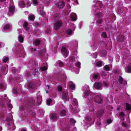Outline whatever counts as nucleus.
Masks as SVG:
<instances>
[{
	"label": "nucleus",
	"mask_w": 131,
	"mask_h": 131,
	"mask_svg": "<svg viewBox=\"0 0 131 131\" xmlns=\"http://www.w3.org/2000/svg\"><path fill=\"white\" fill-rule=\"evenodd\" d=\"M18 38L19 41L21 42H23V38L21 36H19L18 37Z\"/></svg>",
	"instance_id": "cd10ccee"
},
{
	"label": "nucleus",
	"mask_w": 131,
	"mask_h": 131,
	"mask_svg": "<svg viewBox=\"0 0 131 131\" xmlns=\"http://www.w3.org/2000/svg\"><path fill=\"white\" fill-rule=\"evenodd\" d=\"M50 119L53 121H56L58 118L57 115L54 113H51L49 115Z\"/></svg>",
	"instance_id": "20e7f679"
},
{
	"label": "nucleus",
	"mask_w": 131,
	"mask_h": 131,
	"mask_svg": "<svg viewBox=\"0 0 131 131\" xmlns=\"http://www.w3.org/2000/svg\"><path fill=\"white\" fill-rule=\"evenodd\" d=\"M103 84L104 86L107 87L108 86L109 84L107 82L104 81L103 82Z\"/></svg>",
	"instance_id": "72a5a7b5"
},
{
	"label": "nucleus",
	"mask_w": 131,
	"mask_h": 131,
	"mask_svg": "<svg viewBox=\"0 0 131 131\" xmlns=\"http://www.w3.org/2000/svg\"><path fill=\"white\" fill-rule=\"evenodd\" d=\"M98 16L99 17H100L102 16V14L99 13L97 14Z\"/></svg>",
	"instance_id": "6e6d98bb"
},
{
	"label": "nucleus",
	"mask_w": 131,
	"mask_h": 131,
	"mask_svg": "<svg viewBox=\"0 0 131 131\" xmlns=\"http://www.w3.org/2000/svg\"><path fill=\"white\" fill-rule=\"evenodd\" d=\"M70 121L71 123L74 125V124L76 122V121L74 119L72 118L70 119Z\"/></svg>",
	"instance_id": "c756f323"
},
{
	"label": "nucleus",
	"mask_w": 131,
	"mask_h": 131,
	"mask_svg": "<svg viewBox=\"0 0 131 131\" xmlns=\"http://www.w3.org/2000/svg\"><path fill=\"white\" fill-rule=\"evenodd\" d=\"M28 24V23L27 22H24L23 25V26L25 28L27 27Z\"/></svg>",
	"instance_id": "58836bf2"
},
{
	"label": "nucleus",
	"mask_w": 131,
	"mask_h": 131,
	"mask_svg": "<svg viewBox=\"0 0 131 131\" xmlns=\"http://www.w3.org/2000/svg\"><path fill=\"white\" fill-rule=\"evenodd\" d=\"M31 83H29L28 84V86L29 87L31 88Z\"/></svg>",
	"instance_id": "13d9d810"
},
{
	"label": "nucleus",
	"mask_w": 131,
	"mask_h": 131,
	"mask_svg": "<svg viewBox=\"0 0 131 131\" xmlns=\"http://www.w3.org/2000/svg\"><path fill=\"white\" fill-rule=\"evenodd\" d=\"M36 49H34V51H36Z\"/></svg>",
	"instance_id": "338daca9"
},
{
	"label": "nucleus",
	"mask_w": 131,
	"mask_h": 131,
	"mask_svg": "<svg viewBox=\"0 0 131 131\" xmlns=\"http://www.w3.org/2000/svg\"><path fill=\"white\" fill-rule=\"evenodd\" d=\"M70 60L72 61H74L75 60V58L73 57H70Z\"/></svg>",
	"instance_id": "603ef678"
},
{
	"label": "nucleus",
	"mask_w": 131,
	"mask_h": 131,
	"mask_svg": "<svg viewBox=\"0 0 131 131\" xmlns=\"http://www.w3.org/2000/svg\"><path fill=\"white\" fill-rule=\"evenodd\" d=\"M72 109H73L72 111L74 113H77L80 111L78 107H73Z\"/></svg>",
	"instance_id": "4468645a"
},
{
	"label": "nucleus",
	"mask_w": 131,
	"mask_h": 131,
	"mask_svg": "<svg viewBox=\"0 0 131 131\" xmlns=\"http://www.w3.org/2000/svg\"><path fill=\"white\" fill-rule=\"evenodd\" d=\"M74 131H75V130H76V129L75 128H74Z\"/></svg>",
	"instance_id": "774afa93"
},
{
	"label": "nucleus",
	"mask_w": 131,
	"mask_h": 131,
	"mask_svg": "<svg viewBox=\"0 0 131 131\" xmlns=\"http://www.w3.org/2000/svg\"><path fill=\"white\" fill-rule=\"evenodd\" d=\"M51 102V100L50 99H48L47 100V103L48 105H50Z\"/></svg>",
	"instance_id": "2f4dec72"
},
{
	"label": "nucleus",
	"mask_w": 131,
	"mask_h": 131,
	"mask_svg": "<svg viewBox=\"0 0 131 131\" xmlns=\"http://www.w3.org/2000/svg\"><path fill=\"white\" fill-rule=\"evenodd\" d=\"M47 69V67H46L45 66L41 67L40 68V69L42 71H45Z\"/></svg>",
	"instance_id": "b1692460"
},
{
	"label": "nucleus",
	"mask_w": 131,
	"mask_h": 131,
	"mask_svg": "<svg viewBox=\"0 0 131 131\" xmlns=\"http://www.w3.org/2000/svg\"><path fill=\"white\" fill-rule=\"evenodd\" d=\"M61 52L63 54L67 57L68 54V51L66 49L65 47H63L61 50Z\"/></svg>",
	"instance_id": "39448f33"
},
{
	"label": "nucleus",
	"mask_w": 131,
	"mask_h": 131,
	"mask_svg": "<svg viewBox=\"0 0 131 131\" xmlns=\"http://www.w3.org/2000/svg\"><path fill=\"white\" fill-rule=\"evenodd\" d=\"M86 119L88 121H90L91 120V118L90 116H87L86 117Z\"/></svg>",
	"instance_id": "f704fd0d"
},
{
	"label": "nucleus",
	"mask_w": 131,
	"mask_h": 131,
	"mask_svg": "<svg viewBox=\"0 0 131 131\" xmlns=\"http://www.w3.org/2000/svg\"><path fill=\"white\" fill-rule=\"evenodd\" d=\"M24 28V29L27 31H28L29 30V28L28 27H26Z\"/></svg>",
	"instance_id": "3c124183"
},
{
	"label": "nucleus",
	"mask_w": 131,
	"mask_h": 131,
	"mask_svg": "<svg viewBox=\"0 0 131 131\" xmlns=\"http://www.w3.org/2000/svg\"><path fill=\"white\" fill-rule=\"evenodd\" d=\"M70 88L72 90H74L75 88V85L74 84H72L70 86Z\"/></svg>",
	"instance_id": "7c9ffc66"
},
{
	"label": "nucleus",
	"mask_w": 131,
	"mask_h": 131,
	"mask_svg": "<svg viewBox=\"0 0 131 131\" xmlns=\"http://www.w3.org/2000/svg\"><path fill=\"white\" fill-rule=\"evenodd\" d=\"M65 5L64 2L62 1H59L57 4V6L59 8H62Z\"/></svg>",
	"instance_id": "423d86ee"
},
{
	"label": "nucleus",
	"mask_w": 131,
	"mask_h": 131,
	"mask_svg": "<svg viewBox=\"0 0 131 131\" xmlns=\"http://www.w3.org/2000/svg\"><path fill=\"white\" fill-rule=\"evenodd\" d=\"M124 39V37L123 36H119L117 39L118 41L119 42H122L123 41Z\"/></svg>",
	"instance_id": "f3484780"
},
{
	"label": "nucleus",
	"mask_w": 131,
	"mask_h": 131,
	"mask_svg": "<svg viewBox=\"0 0 131 131\" xmlns=\"http://www.w3.org/2000/svg\"><path fill=\"white\" fill-rule=\"evenodd\" d=\"M100 78V75L99 74H96L93 75V78L94 79H97Z\"/></svg>",
	"instance_id": "a211bd4d"
},
{
	"label": "nucleus",
	"mask_w": 131,
	"mask_h": 131,
	"mask_svg": "<svg viewBox=\"0 0 131 131\" xmlns=\"http://www.w3.org/2000/svg\"><path fill=\"white\" fill-rule=\"evenodd\" d=\"M116 131H124V129L122 128H118L116 129Z\"/></svg>",
	"instance_id": "e433bc0d"
},
{
	"label": "nucleus",
	"mask_w": 131,
	"mask_h": 131,
	"mask_svg": "<svg viewBox=\"0 0 131 131\" xmlns=\"http://www.w3.org/2000/svg\"><path fill=\"white\" fill-rule=\"evenodd\" d=\"M122 125L123 126L125 127L127 126V125L125 123H122Z\"/></svg>",
	"instance_id": "de8ad7c7"
},
{
	"label": "nucleus",
	"mask_w": 131,
	"mask_h": 131,
	"mask_svg": "<svg viewBox=\"0 0 131 131\" xmlns=\"http://www.w3.org/2000/svg\"><path fill=\"white\" fill-rule=\"evenodd\" d=\"M80 63L79 62H77L75 64L76 66H77V67H78L79 68L80 67Z\"/></svg>",
	"instance_id": "ea45409f"
},
{
	"label": "nucleus",
	"mask_w": 131,
	"mask_h": 131,
	"mask_svg": "<svg viewBox=\"0 0 131 131\" xmlns=\"http://www.w3.org/2000/svg\"><path fill=\"white\" fill-rule=\"evenodd\" d=\"M97 23L99 24L102 23V20L101 19H99L97 21Z\"/></svg>",
	"instance_id": "79ce46f5"
},
{
	"label": "nucleus",
	"mask_w": 131,
	"mask_h": 131,
	"mask_svg": "<svg viewBox=\"0 0 131 131\" xmlns=\"http://www.w3.org/2000/svg\"><path fill=\"white\" fill-rule=\"evenodd\" d=\"M62 23L61 21H58L54 24V27L56 29H58L62 26Z\"/></svg>",
	"instance_id": "0eeeda50"
},
{
	"label": "nucleus",
	"mask_w": 131,
	"mask_h": 131,
	"mask_svg": "<svg viewBox=\"0 0 131 131\" xmlns=\"http://www.w3.org/2000/svg\"><path fill=\"white\" fill-rule=\"evenodd\" d=\"M63 77L64 78H63V81H65L66 79V77L65 75H64V76Z\"/></svg>",
	"instance_id": "5fc2aeb1"
},
{
	"label": "nucleus",
	"mask_w": 131,
	"mask_h": 131,
	"mask_svg": "<svg viewBox=\"0 0 131 131\" xmlns=\"http://www.w3.org/2000/svg\"><path fill=\"white\" fill-rule=\"evenodd\" d=\"M125 109L127 111H129L131 109V107H126Z\"/></svg>",
	"instance_id": "c03bdc74"
},
{
	"label": "nucleus",
	"mask_w": 131,
	"mask_h": 131,
	"mask_svg": "<svg viewBox=\"0 0 131 131\" xmlns=\"http://www.w3.org/2000/svg\"><path fill=\"white\" fill-rule=\"evenodd\" d=\"M72 53L74 55H76L77 54V52H75L74 53H73V52H72Z\"/></svg>",
	"instance_id": "680f3d73"
},
{
	"label": "nucleus",
	"mask_w": 131,
	"mask_h": 131,
	"mask_svg": "<svg viewBox=\"0 0 131 131\" xmlns=\"http://www.w3.org/2000/svg\"><path fill=\"white\" fill-rule=\"evenodd\" d=\"M124 115V114L123 112H121L119 113V115L120 116H123Z\"/></svg>",
	"instance_id": "a18cd8bd"
},
{
	"label": "nucleus",
	"mask_w": 131,
	"mask_h": 131,
	"mask_svg": "<svg viewBox=\"0 0 131 131\" xmlns=\"http://www.w3.org/2000/svg\"><path fill=\"white\" fill-rule=\"evenodd\" d=\"M102 36L104 38H106L107 37V35L106 33L105 32H103L102 34Z\"/></svg>",
	"instance_id": "473e14b6"
},
{
	"label": "nucleus",
	"mask_w": 131,
	"mask_h": 131,
	"mask_svg": "<svg viewBox=\"0 0 131 131\" xmlns=\"http://www.w3.org/2000/svg\"><path fill=\"white\" fill-rule=\"evenodd\" d=\"M3 85L1 84H0V88H3Z\"/></svg>",
	"instance_id": "052dcab7"
},
{
	"label": "nucleus",
	"mask_w": 131,
	"mask_h": 131,
	"mask_svg": "<svg viewBox=\"0 0 131 131\" xmlns=\"http://www.w3.org/2000/svg\"><path fill=\"white\" fill-rule=\"evenodd\" d=\"M71 18L72 20L73 21H75L77 19L76 15L75 13L72 14L71 15Z\"/></svg>",
	"instance_id": "f8f14e48"
},
{
	"label": "nucleus",
	"mask_w": 131,
	"mask_h": 131,
	"mask_svg": "<svg viewBox=\"0 0 131 131\" xmlns=\"http://www.w3.org/2000/svg\"><path fill=\"white\" fill-rule=\"evenodd\" d=\"M94 86L96 89H99L101 88V84L100 82H96L94 83Z\"/></svg>",
	"instance_id": "6e6552de"
},
{
	"label": "nucleus",
	"mask_w": 131,
	"mask_h": 131,
	"mask_svg": "<svg viewBox=\"0 0 131 131\" xmlns=\"http://www.w3.org/2000/svg\"><path fill=\"white\" fill-rule=\"evenodd\" d=\"M104 113V110H101L97 111V116L98 117H100L102 116Z\"/></svg>",
	"instance_id": "1a4fd4ad"
},
{
	"label": "nucleus",
	"mask_w": 131,
	"mask_h": 131,
	"mask_svg": "<svg viewBox=\"0 0 131 131\" xmlns=\"http://www.w3.org/2000/svg\"><path fill=\"white\" fill-rule=\"evenodd\" d=\"M8 100V101H9V103H7V106H10V107L12 106V104H11L10 103V100Z\"/></svg>",
	"instance_id": "09e8293b"
},
{
	"label": "nucleus",
	"mask_w": 131,
	"mask_h": 131,
	"mask_svg": "<svg viewBox=\"0 0 131 131\" xmlns=\"http://www.w3.org/2000/svg\"><path fill=\"white\" fill-rule=\"evenodd\" d=\"M102 63L100 61L97 62L96 63V65L98 67H100L102 66Z\"/></svg>",
	"instance_id": "4be33fe9"
},
{
	"label": "nucleus",
	"mask_w": 131,
	"mask_h": 131,
	"mask_svg": "<svg viewBox=\"0 0 131 131\" xmlns=\"http://www.w3.org/2000/svg\"><path fill=\"white\" fill-rule=\"evenodd\" d=\"M84 87L85 89L84 97H88L89 100H94L95 102L101 103L102 102L103 96L100 94L95 95L92 93L89 90V87L87 85H85Z\"/></svg>",
	"instance_id": "f257e3e1"
},
{
	"label": "nucleus",
	"mask_w": 131,
	"mask_h": 131,
	"mask_svg": "<svg viewBox=\"0 0 131 131\" xmlns=\"http://www.w3.org/2000/svg\"><path fill=\"white\" fill-rule=\"evenodd\" d=\"M72 104L73 106H77L78 105V102L76 99H73V100Z\"/></svg>",
	"instance_id": "ddd939ff"
},
{
	"label": "nucleus",
	"mask_w": 131,
	"mask_h": 131,
	"mask_svg": "<svg viewBox=\"0 0 131 131\" xmlns=\"http://www.w3.org/2000/svg\"><path fill=\"white\" fill-rule=\"evenodd\" d=\"M21 131H27L25 129H22Z\"/></svg>",
	"instance_id": "e2e57ef3"
},
{
	"label": "nucleus",
	"mask_w": 131,
	"mask_h": 131,
	"mask_svg": "<svg viewBox=\"0 0 131 131\" xmlns=\"http://www.w3.org/2000/svg\"><path fill=\"white\" fill-rule=\"evenodd\" d=\"M126 72L130 73H131V67L128 66L126 68Z\"/></svg>",
	"instance_id": "2eb2a0df"
},
{
	"label": "nucleus",
	"mask_w": 131,
	"mask_h": 131,
	"mask_svg": "<svg viewBox=\"0 0 131 131\" xmlns=\"http://www.w3.org/2000/svg\"><path fill=\"white\" fill-rule=\"evenodd\" d=\"M126 106H130L131 107V104H129L127 103H126Z\"/></svg>",
	"instance_id": "4d7b16f0"
},
{
	"label": "nucleus",
	"mask_w": 131,
	"mask_h": 131,
	"mask_svg": "<svg viewBox=\"0 0 131 131\" xmlns=\"http://www.w3.org/2000/svg\"><path fill=\"white\" fill-rule=\"evenodd\" d=\"M40 15H43L45 14L44 12L42 11H40Z\"/></svg>",
	"instance_id": "864d4df0"
},
{
	"label": "nucleus",
	"mask_w": 131,
	"mask_h": 131,
	"mask_svg": "<svg viewBox=\"0 0 131 131\" xmlns=\"http://www.w3.org/2000/svg\"><path fill=\"white\" fill-rule=\"evenodd\" d=\"M40 42V40L38 39H35L33 41V44L36 46L38 45Z\"/></svg>",
	"instance_id": "9b49d317"
},
{
	"label": "nucleus",
	"mask_w": 131,
	"mask_h": 131,
	"mask_svg": "<svg viewBox=\"0 0 131 131\" xmlns=\"http://www.w3.org/2000/svg\"><path fill=\"white\" fill-rule=\"evenodd\" d=\"M33 1L34 4L36 5L37 4L38 2L37 0H33Z\"/></svg>",
	"instance_id": "49530a36"
},
{
	"label": "nucleus",
	"mask_w": 131,
	"mask_h": 131,
	"mask_svg": "<svg viewBox=\"0 0 131 131\" xmlns=\"http://www.w3.org/2000/svg\"><path fill=\"white\" fill-rule=\"evenodd\" d=\"M63 99L66 101H68L69 100V97L68 94L66 93H63L62 95Z\"/></svg>",
	"instance_id": "9d476101"
},
{
	"label": "nucleus",
	"mask_w": 131,
	"mask_h": 131,
	"mask_svg": "<svg viewBox=\"0 0 131 131\" xmlns=\"http://www.w3.org/2000/svg\"><path fill=\"white\" fill-rule=\"evenodd\" d=\"M97 56V54L96 53H95L93 54V57L94 58H96Z\"/></svg>",
	"instance_id": "37998d69"
},
{
	"label": "nucleus",
	"mask_w": 131,
	"mask_h": 131,
	"mask_svg": "<svg viewBox=\"0 0 131 131\" xmlns=\"http://www.w3.org/2000/svg\"><path fill=\"white\" fill-rule=\"evenodd\" d=\"M4 44L2 42L0 43V47H3L4 46Z\"/></svg>",
	"instance_id": "8fccbe9b"
},
{
	"label": "nucleus",
	"mask_w": 131,
	"mask_h": 131,
	"mask_svg": "<svg viewBox=\"0 0 131 131\" xmlns=\"http://www.w3.org/2000/svg\"><path fill=\"white\" fill-rule=\"evenodd\" d=\"M123 80L122 78L121 77H119L118 79V81L119 84H121L122 83Z\"/></svg>",
	"instance_id": "a878e982"
},
{
	"label": "nucleus",
	"mask_w": 131,
	"mask_h": 131,
	"mask_svg": "<svg viewBox=\"0 0 131 131\" xmlns=\"http://www.w3.org/2000/svg\"><path fill=\"white\" fill-rule=\"evenodd\" d=\"M46 87L48 89H49V86L48 85H47L46 86Z\"/></svg>",
	"instance_id": "0e129e2a"
},
{
	"label": "nucleus",
	"mask_w": 131,
	"mask_h": 131,
	"mask_svg": "<svg viewBox=\"0 0 131 131\" xmlns=\"http://www.w3.org/2000/svg\"><path fill=\"white\" fill-rule=\"evenodd\" d=\"M96 124L98 126H100L101 125V123L100 122V119H99L97 120L96 123Z\"/></svg>",
	"instance_id": "a19ab883"
},
{
	"label": "nucleus",
	"mask_w": 131,
	"mask_h": 131,
	"mask_svg": "<svg viewBox=\"0 0 131 131\" xmlns=\"http://www.w3.org/2000/svg\"><path fill=\"white\" fill-rule=\"evenodd\" d=\"M67 33L68 35H71L72 33V31L70 29H68L67 31Z\"/></svg>",
	"instance_id": "bb28decb"
},
{
	"label": "nucleus",
	"mask_w": 131,
	"mask_h": 131,
	"mask_svg": "<svg viewBox=\"0 0 131 131\" xmlns=\"http://www.w3.org/2000/svg\"><path fill=\"white\" fill-rule=\"evenodd\" d=\"M15 7L14 6H10L9 7V12L8 15L9 16H10L13 15L14 13Z\"/></svg>",
	"instance_id": "7ed1b4c3"
},
{
	"label": "nucleus",
	"mask_w": 131,
	"mask_h": 131,
	"mask_svg": "<svg viewBox=\"0 0 131 131\" xmlns=\"http://www.w3.org/2000/svg\"><path fill=\"white\" fill-rule=\"evenodd\" d=\"M10 28V25L9 24H7L5 25L4 27V29L5 30L9 29Z\"/></svg>",
	"instance_id": "393cba45"
},
{
	"label": "nucleus",
	"mask_w": 131,
	"mask_h": 131,
	"mask_svg": "<svg viewBox=\"0 0 131 131\" xmlns=\"http://www.w3.org/2000/svg\"><path fill=\"white\" fill-rule=\"evenodd\" d=\"M2 129V128H1L0 127V131H1Z\"/></svg>",
	"instance_id": "69168bd1"
},
{
	"label": "nucleus",
	"mask_w": 131,
	"mask_h": 131,
	"mask_svg": "<svg viewBox=\"0 0 131 131\" xmlns=\"http://www.w3.org/2000/svg\"><path fill=\"white\" fill-rule=\"evenodd\" d=\"M42 101V100L41 96H38L35 100L33 99L30 101V105H39L41 104Z\"/></svg>",
	"instance_id": "f03ea898"
},
{
	"label": "nucleus",
	"mask_w": 131,
	"mask_h": 131,
	"mask_svg": "<svg viewBox=\"0 0 131 131\" xmlns=\"http://www.w3.org/2000/svg\"><path fill=\"white\" fill-rule=\"evenodd\" d=\"M9 128H10V130H14L15 128V127L13 124H12L11 126H10V125L9 124Z\"/></svg>",
	"instance_id": "6ab92c4d"
},
{
	"label": "nucleus",
	"mask_w": 131,
	"mask_h": 131,
	"mask_svg": "<svg viewBox=\"0 0 131 131\" xmlns=\"http://www.w3.org/2000/svg\"><path fill=\"white\" fill-rule=\"evenodd\" d=\"M57 63L58 64L59 66L60 67H63L64 64L61 61H58L57 62Z\"/></svg>",
	"instance_id": "aec40b11"
},
{
	"label": "nucleus",
	"mask_w": 131,
	"mask_h": 131,
	"mask_svg": "<svg viewBox=\"0 0 131 131\" xmlns=\"http://www.w3.org/2000/svg\"><path fill=\"white\" fill-rule=\"evenodd\" d=\"M28 19L31 20H34L35 19V17L33 15H30L28 17Z\"/></svg>",
	"instance_id": "5701e85b"
},
{
	"label": "nucleus",
	"mask_w": 131,
	"mask_h": 131,
	"mask_svg": "<svg viewBox=\"0 0 131 131\" xmlns=\"http://www.w3.org/2000/svg\"><path fill=\"white\" fill-rule=\"evenodd\" d=\"M18 31L19 33H21L22 32L21 30L20 29H19Z\"/></svg>",
	"instance_id": "bf43d9fd"
},
{
	"label": "nucleus",
	"mask_w": 131,
	"mask_h": 131,
	"mask_svg": "<svg viewBox=\"0 0 131 131\" xmlns=\"http://www.w3.org/2000/svg\"><path fill=\"white\" fill-rule=\"evenodd\" d=\"M66 114V111L64 110H61L60 113V114L62 116H64Z\"/></svg>",
	"instance_id": "dca6fc26"
},
{
	"label": "nucleus",
	"mask_w": 131,
	"mask_h": 131,
	"mask_svg": "<svg viewBox=\"0 0 131 131\" xmlns=\"http://www.w3.org/2000/svg\"><path fill=\"white\" fill-rule=\"evenodd\" d=\"M9 59L8 57H3V62L5 63Z\"/></svg>",
	"instance_id": "412c9836"
},
{
	"label": "nucleus",
	"mask_w": 131,
	"mask_h": 131,
	"mask_svg": "<svg viewBox=\"0 0 131 131\" xmlns=\"http://www.w3.org/2000/svg\"><path fill=\"white\" fill-rule=\"evenodd\" d=\"M112 122V121L110 119H108L106 121L107 123L108 124H109L111 123Z\"/></svg>",
	"instance_id": "c9c22d12"
},
{
	"label": "nucleus",
	"mask_w": 131,
	"mask_h": 131,
	"mask_svg": "<svg viewBox=\"0 0 131 131\" xmlns=\"http://www.w3.org/2000/svg\"><path fill=\"white\" fill-rule=\"evenodd\" d=\"M104 69L107 71H108L110 70V68L108 65H106L104 67Z\"/></svg>",
	"instance_id": "c85d7f7f"
},
{
	"label": "nucleus",
	"mask_w": 131,
	"mask_h": 131,
	"mask_svg": "<svg viewBox=\"0 0 131 131\" xmlns=\"http://www.w3.org/2000/svg\"><path fill=\"white\" fill-rule=\"evenodd\" d=\"M62 87L60 86H59L58 87V89L59 91H62Z\"/></svg>",
	"instance_id": "4c0bfd02"
}]
</instances>
